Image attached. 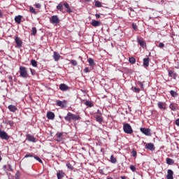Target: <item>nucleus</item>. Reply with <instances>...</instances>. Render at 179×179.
Wrapping results in <instances>:
<instances>
[{"label":"nucleus","instance_id":"f257e3e1","mask_svg":"<svg viewBox=\"0 0 179 179\" xmlns=\"http://www.w3.org/2000/svg\"><path fill=\"white\" fill-rule=\"evenodd\" d=\"M123 130H124V133H126L127 134H131L134 132L133 129L129 124H124L123 125Z\"/></svg>","mask_w":179,"mask_h":179},{"label":"nucleus","instance_id":"f03ea898","mask_svg":"<svg viewBox=\"0 0 179 179\" xmlns=\"http://www.w3.org/2000/svg\"><path fill=\"white\" fill-rule=\"evenodd\" d=\"M20 75L23 78H28L27 70L25 67H24V66H20Z\"/></svg>","mask_w":179,"mask_h":179},{"label":"nucleus","instance_id":"7ed1b4c3","mask_svg":"<svg viewBox=\"0 0 179 179\" xmlns=\"http://www.w3.org/2000/svg\"><path fill=\"white\" fill-rule=\"evenodd\" d=\"M50 22L52 24H58L59 23V18L57 15H52L50 18Z\"/></svg>","mask_w":179,"mask_h":179},{"label":"nucleus","instance_id":"20e7f679","mask_svg":"<svg viewBox=\"0 0 179 179\" xmlns=\"http://www.w3.org/2000/svg\"><path fill=\"white\" fill-rule=\"evenodd\" d=\"M140 131L142 134H145V136H152L150 129L141 128Z\"/></svg>","mask_w":179,"mask_h":179},{"label":"nucleus","instance_id":"39448f33","mask_svg":"<svg viewBox=\"0 0 179 179\" xmlns=\"http://www.w3.org/2000/svg\"><path fill=\"white\" fill-rule=\"evenodd\" d=\"M56 104H57V106H59L62 108H66L67 101H57Z\"/></svg>","mask_w":179,"mask_h":179},{"label":"nucleus","instance_id":"423d86ee","mask_svg":"<svg viewBox=\"0 0 179 179\" xmlns=\"http://www.w3.org/2000/svg\"><path fill=\"white\" fill-rule=\"evenodd\" d=\"M0 138L1 139H4V140H8L9 139V136L8 135V134L4 131H0Z\"/></svg>","mask_w":179,"mask_h":179},{"label":"nucleus","instance_id":"0eeeda50","mask_svg":"<svg viewBox=\"0 0 179 179\" xmlns=\"http://www.w3.org/2000/svg\"><path fill=\"white\" fill-rule=\"evenodd\" d=\"M157 106L160 110H166L167 104L164 102H158Z\"/></svg>","mask_w":179,"mask_h":179},{"label":"nucleus","instance_id":"6e6552de","mask_svg":"<svg viewBox=\"0 0 179 179\" xmlns=\"http://www.w3.org/2000/svg\"><path fill=\"white\" fill-rule=\"evenodd\" d=\"M15 43L17 45V48H21L22 46V43H23L21 41V39L20 38H18V36L15 37Z\"/></svg>","mask_w":179,"mask_h":179},{"label":"nucleus","instance_id":"1a4fd4ad","mask_svg":"<svg viewBox=\"0 0 179 179\" xmlns=\"http://www.w3.org/2000/svg\"><path fill=\"white\" fill-rule=\"evenodd\" d=\"M92 26L97 27L101 25V21H96V20H92L91 22Z\"/></svg>","mask_w":179,"mask_h":179},{"label":"nucleus","instance_id":"9d476101","mask_svg":"<svg viewBox=\"0 0 179 179\" xmlns=\"http://www.w3.org/2000/svg\"><path fill=\"white\" fill-rule=\"evenodd\" d=\"M27 140L29 142H33V143H36V138L34 137L33 136H31V134H27L26 136Z\"/></svg>","mask_w":179,"mask_h":179},{"label":"nucleus","instance_id":"9b49d317","mask_svg":"<svg viewBox=\"0 0 179 179\" xmlns=\"http://www.w3.org/2000/svg\"><path fill=\"white\" fill-rule=\"evenodd\" d=\"M173 174H174V172H173V171L171 169H169L167 171L166 178L167 179H173L174 178V177L173 176Z\"/></svg>","mask_w":179,"mask_h":179},{"label":"nucleus","instance_id":"f8f14e48","mask_svg":"<svg viewBox=\"0 0 179 179\" xmlns=\"http://www.w3.org/2000/svg\"><path fill=\"white\" fill-rule=\"evenodd\" d=\"M59 90L63 92L68 91L69 90V87L67 86L66 84H61L59 85Z\"/></svg>","mask_w":179,"mask_h":179},{"label":"nucleus","instance_id":"ddd939ff","mask_svg":"<svg viewBox=\"0 0 179 179\" xmlns=\"http://www.w3.org/2000/svg\"><path fill=\"white\" fill-rule=\"evenodd\" d=\"M65 173H64L63 171H59L57 173V179H62V178H64L65 176Z\"/></svg>","mask_w":179,"mask_h":179},{"label":"nucleus","instance_id":"4468645a","mask_svg":"<svg viewBox=\"0 0 179 179\" xmlns=\"http://www.w3.org/2000/svg\"><path fill=\"white\" fill-rule=\"evenodd\" d=\"M145 148L147 150H150L151 151L155 150V145H153V143H148L145 145Z\"/></svg>","mask_w":179,"mask_h":179},{"label":"nucleus","instance_id":"2eb2a0df","mask_svg":"<svg viewBox=\"0 0 179 179\" xmlns=\"http://www.w3.org/2000/svg\"><path fill=\"white\" fill-rule=\"evenodd\" d=\"M137 41L138 44L141 45V47L142 48L146 47V43L144 41H143V39H140L139 38H137Z\"/></svg>","mask_w":179,"mask_h":179},{"label":"nucleus","instance_id":"dca6fc26","mask_svg":"<svg viewBox=\"0 0 179 179\" xmlns=\"http://www.w3.org/2000/svg\"><path fill=\"white\" fill-rule=\"evenodd\" d=\"M61 56L59 55V54L58 52H54L53 53V59L55 62H57L60 59Z\"/></svg>","mask_w":179,"mask_h":179},{"label":"nucleus","instance_id":"f3484780","mask_svg":"<svg viewBox=\"0 0 179 179\" xmlns=\"http://www.w3.org/2000/svg\"><path fill=\"white\" fill-rule=\"evenodd\" d=\"M55 117V115L54 113H52V112H48V113H47V118H48V120H54Z\"/></svg>","mask_w":179,"mask_h":179},{"label":"nucleus","instance_id":"a211bd4d","mask_svg":"<svg viewBox=\"0 0 179 179\" xmlns=\"http://www.w3.org/2000/svg\"><path fill=\"white\" fill-rule=\"evenodd\" d=\"M22 15H16L15 17V22L18 24H20L22 22Z\"/></svg>","mask_w":179,"mask_h":179},{"label":"nucleus","instance_id":"6ab92c4d","mask_svg":"<svg viewBox=\"0 0 179 179\" xmlns=\"http://www.w3.org/2000/svg\"><path fill=\"white\" fill-rule=\"evenodd\" d=\"M8 108L12 113H15V111L17 110V108L15 106H13V105L8 106Z\"/></svg>","mask_w":179,"mask_h":179},{"label":"nucleus","instance_id":"aec40b11","mask_svg":"<svg viewBox=\"0 0 179 179\" xmlns=\"http://www.w3.org/2000/svg\"><path fill=\"white\" fill-rule=\"evenodd\" d=\"M63 133H59L56 134V141L58 142L62 141Z\"/></svg>","mask_w":179,"mask_h":179},{"label":"nucleus","instance_id":"412c9836","mask_svg":"<svg viewBox=\"0 0 179 179\" xmlns=\"http://www.w3.org/2000/svg\"><path fill=\"white\" fill-rule=\"evenodd\" d=\"M64 120L66 122H71V120H72V113H68L66 116L64 117Z\"/></svg>","mask_w":179,"mask_h":179},{"label":"nucleus","instance_id":"4be33fe9","mask_svg":"<svg viewBox=\"0 0 179 179\" xmlns=\"http://www.w3.org/2000/svg\"><path fill=\"white\" fill-rule=\"evenodd\" d=\"M81 117L79 115L71 113V120L74 121L80 120Z\"/></svg>","mask_w":179,"mask_h":179},{"label":"nucleus","instance_id":"5701e85b","mask_svg":"<svg viewBox=\"0 0 179 179\" xmlns=\"http://www.w3.org/2000/svg\"><path fill=\"white\" fill-rule=\"evenodd\" d=\"M143 65L145 67H148L150 66V59L145 58L143 59Z\"/></svg>","mask_w":179,"mask_h":179},{"label":"nucleus","instance_id":"b1692460","mask_svg":"<svg viewBox=\"0 0 179 179\" xmlns=\"http://www.w3.org/2000/svg\"><path fill=\"white\" fill-rule=\"evenodd\" d=\"M169 72V76L171 78H173L174 79H176V78H177V73H174V71H168Z\"/></svg>","mask_w":179,"mask_h":179},{"label":"nucleus","instance_id":"393cba45","mask_svg":"<svg viewBox=\"0 0 179 179\" xmlns=\"http://www.w3.org/2000/svg\"><path fill=\"white\" fill-rule=\"evenodd\" d=\"M169 108L173 111L177 110V104L171 103L170 106H169Z\"/></svg>","mask_w":179,"mask_h":179},{"label":"nucleus","instance_id":"a878e982","mask_svg":"<svg viewBox=\"0 0 179 179\" xmlns=\"http://www.w3.org/2000/svg\"><path fill=\"white\" fill-rule=\"evenodd\" d=\"M96 121L101 124L103 122V119L101 115L96 116Z\"/></svg>","mask_w":179,"mask_h":179},{"label":"nucleus","instance_id":"bb28decb","mask_svg":"<svg viewBox=\"0 0 179 179\" xmlns=\"http://www.w3.org/2000/svg\"><path fill=\"white\" fill-rule=\"evenodd\" d=\"M166 164L168 165H173V164H174V160H173L172 159L166 158Z\"/></svg>","mask_w":179,"mask_h":179},{"label":"nucleus","instance_id":"cd10ccee","mask_svg":"<svg viewBox=\"0 0 179 179\" xmlns=\"http://www.w3.org/2000/svg\"><path fill=\"white\" fill-rule=\"evenodd\" d=\"M64 6L67 9V11L69 13H71V9L69 3H64Z\"/></svg>","mask_w":179,"mask_h":179},{"label":"nucleus","instance_id":"c85d7f7f","mask_svg":"<svg viewBox=\"0 0 179 179\" xmlns=\"http://www.w3.org/2000/svg\"><path fill=\"white\" fill-rule=\"evenodd\" d=\"M110 162L112 163V164H116L117 160V159L114 157V155H111L110 156Z\"/></svg>","mask_w":179,"mask_h":179},{"label":"nucleus","instance_id":"c756f323","mask_svg":"<svg viewBox=\"0 0 179 179\" xmlns=\"http://www.w3.org/2000/svg\"><path fill=\"white\" fill-rule=\"evenodd\" d=\"M36 34H37V29H36V27H33L31 28V34L32 36H36Z\"/></svg>","mask_w":179,"mask_h":179},{"label":"nucleus","instance_id":"7c9ffc66","mask_svg":"<svg viewBox=\"0 0 179 179\" xmlns=\"http://www.w3.org/2000/svg\"><path fill=\"white\" fill-rule=\"evenodd\" d=\"M88 63L90 66H94L95 65L94 61L92 58L88 59Z\"/></svg>","mask_w":179,"mask_h":179},{"label":"nucleus","instance_id":"2f4dec72","mask_svg":"<svg viewBox=\"0 0 179 179\" xmlns=\"http://www.w3.org/2000/svg\"><path fill=\"white\" fill-rule=\"evenodd\" d=\"M170 94L171 95L172 97H177L178 96V94H177V92H176L175 91L171 90L170 91Z\"/></svg>","mask_w":179,"mask_h":179},{"label":"nucleus","instance_id":"473e14b6","mask_svg":"<svg viewBox=\"0 0 179 179\" xmlns=\"http://www.w3.org/2000/svg\"><path fill=\"white\" fill-rule=\"evenodd\" d=\"M131 90L134 92H136V93H140L141 92V90L139 88H137L136 87H132Z\"/></svg>","mask_w":179,"mask_h":179},{"label":"nucleus","instance_id":"72a5a7b5","mask_svg":"<svg viewBox=\"0 0 179 179\" xmlns=\"http://www.w3.org/2000/svg\"><path fill=\"white\" fill-rule=\"evenodd\" d=\"M85 106H89L90 108L94 106V104L90 101H85Z\"/></svg>","mask_w":179,"mask_h":179},{"label":"nucleus","instance_id":"f704fd0d","mask_svg":"<svg viewBox=\"0 0 179 179\" xmlns=\"http://www.w3.org/2000/svg\"><path fill=\"white\" fill-rule=\"evenodd\" d=\"M129 62L131 64H136V59L135 58H134V57H130V58L129 59Z\"/></svg>","mask_w":179,"mask_h":179},{"label":"nucleus","instance_id":"c9c22d12","mask_svg":"<svg viewBox=\"0 0 179 179\" xmlns=\"http://www.w3.org/2000/svg\"><path fill=\"white\" fill-rule=\"evenodd\" d=\"M95 6L97 8H101L102 4H101V1H95Z\"/></svg>","mask_w":179,"mask_h":179},{"label":"nucleus","instance_id":"e433bc0d","mask_svg":"<svg viewBox=\"0 0 179 179\" xmlns=\"http://www.w3.org/2000/svg\"><path fill=\"white\" fill-rule=\"evenodd\" d=\"M31 66H34V67H37V62L36 61H35V60H31Z\"/></svg>","mask_w":179,"mask_h":179},{"label":"nucleus","instance_id":"4c0bfd02","mask_svg":"<svg viewBox=\"0 0 179 179\" xmlns=\"http://www.w3.org/2000/svg\"><path fill=\"white\" fill-rule=\"evenodd\" d=\"M29 11L34 14H36L35 8L34 7H31V6H30L29 7Z\"/></svg>","mask_w":179,"mask_h":179},{"label":"nucleus","instance_id":"58836bf2","mask_svg":"<svg viewBox=\"0 0 179 179\" xmlns=\"http://www.w3.org/2000/svg\"><path fill=\"white\" fill-rule=\"evenodd\" d=\"M66 167L69 169L70 170H73V166L70 163L66 164Z\"/></svg>","mask_w":179,"mask_h":179},{"label":"nucleus","instance_id":"ea45409f","mask_svg":"<svg viewBox=\"0 0 179 179\" xmlns=\"http://www.w3.org/2000/svg\"><path fill=\"white\" fill-rule=\"evenodd\" d=\"M34 159H35L36 160H37L38 162L43 164L42 159H41V158H39L38 156H34Z\"/></svg>","mask_w":179,"mask_h":179},{"label":"nucleus","instance_id":"a19ab883","mask_svg":"<svg viewBox=\"0 0 179 179\" xmlns=\"http://www.w3.org/2000/svg\"><path fill=\"white\" fill-rule=\"evenodd\" d=\"M129 169H130L133 172H136V166H134V165H131V166H129Z\"/></svg>","mask_w":179,"mask_h":179},{"label":"nucleus","instance_id":"79ce46f5","mask_svg":"<svg viewBox=\"0 0 179 179\" xmlns=\"http://www.w3.org/2000/svg\"><path fill=\"white\" fill-rule=\"evenodd\" d=\"M71 63L72 65L74 66H78V62H77V61H76V60H71Z\"/></svg>","mask_w":179,"mask_h":179},{"label":"nucleus","instance_id":"37998d69","mask_svg":"<svg viewBox=\"0 0 179 179\" xmlns=\"http://www.w3.org/2000/svg\"><path fill=\"white\" fill-rule=\"evenodd\" d=\"M63 8V5L62 4H58V6H57V9L59 10H62Z\"/></svg>","mask_w":179,"mask_h":179},{"label":"nucleus","instance_id":"c03bdc74","mask_svg":"<svg viewBox=\"0 0 179 179\" xmlns=\"http://www.w3.org/2000/svg\"><path fill=\"white\" fill-rule=\"evenodd\" d=\"M132 27L134 30H138V26L136 24H135L134 22H133L132 24Z\"/></svg>","mask_w":179,"mask_h":179},{"label":"nucleus","instance_id":"a18cd8bd","mask_svg":"<svg viewBox=\"0 0 179 179\" xmlns=\"http://www.w3.org/2000/svg\"><path fill=\"white\" fill-rule=\"evenodd\" d=\"M15 179H20V174L19 172L15 173Z\"/></svg>","mask_w":179,"mask_h":179},{"label":"nucleus","instance_id":"49530a36","mask_svg":"<svg viewBox=\"0 0 179 179\" xmlns=\"http://www.w3.org/2000/svg\"><path fill=\"white\" fill-rule=\"evenodd\" d=\"M137 84L141 86V89H144V85L141 82H138Z\"/></svg>","mask_w":179,"mask_h":179},{"label":"nucleus","instance_id":"de8ad7c7","mask_svg":"<svg viewBox=\"0 0 179 179\" xmlns=\"http://www.w3.org/2000/svg\"><path fill=\"white\" fill-rule=\"evenodd\" d=\"M7 124H9L10 127H12V126L14 125V122L13 121H10V120L8 121Z\"/></svg>","mask_w":179,"mask_h":179},{"label":"nucleus","instance_id":"09e8293b","mask_svg":"<svg viewBox=\"0 0 179 179\" xmlns=\"http://www.w3.org/2000/svg\"><path fill=\"white\" fill-rule=\"evenodd\" d=\"M131 154L133 155V157H136L137 156V152L136 150H133L131 152Z\"/></svg>","mask_w":179,"mask_h":179},{"label":"nucleus","instance_id":"8fccbe9b","mask_svg":"<svg viewBox=\"0 0 179 179\" xmlns=\"http://www.w3.org/2000/svg\"><path fill=\"white\" fill-rule=\"evenodd\" d=\"M91 71V70L90 69V68H88V67H86L85 69H84V72L85 73H89V72H90Z\"/></svg>","mask_w":179,"mask_h":179},{"label":"nucleus","instance_id":"3c124183","mask_svg":"<svg viewBox=\"0 0 179 179\" xmlns=\"http://www.w3.org/2000/svg\"><path fill=\"white\" fill-rule=\"evenodd\" d=\"M34 155L32 154H28L24 156V158L33 157Z\"/></svg>","mask_w":179,"mask_h":179},{"label":"nucleus","instance_id":"603ef678","mask_svg":"<svg viewBox=\"0 0 179 179\" xmlns=\"http://www.w3.org/2000/svg\"><path fill=\"white\" fill-rule=\"evenodd\" d=\"M158 47H159V48H164V45L163 44V43H160L159 44V45H158Z\"/></svg>","mask_w":179,"mask_h":179},{"label":"nucleus","instance_id":"864d4df0","mask_svg":"<svg viewBox=\"0 0 179 179\" xmlns=\"http://www.w3.org/2000/svg\"><path fill=\"white\" fill-rule=\"evenodd\" d=\"M36 8H41V4H40L39 3H38L37 4H36Z\"/></svg>","mask_w":179,"mask_h":179},{"label":"nucleus","instance_id":"5fc2aeb1","mask_svg":"<svg viewBox=\"0 0 179 179\" xmlns=\"http://www.w3.org/2000/svg\"><path fill=\"white\" fill-rule=\"evenodd\" d=\"M95 17L96 19L101 18V15L100 14H95Z\"/></svg>","mask_w":179,"mask_h":179},{"label":"nucleus","instance_id":"6e6d98bb","mask_svg":"<svg viewBox=\"0 0 179 179\" xmlns=\"http://www.w3.org/2000/svg\"><path fill=\"white\" fill-rule=\"evenodd\" d=\"M175 123L177 126L179 127V119H177L176 121H175Z\"/></svg>","mask_w":179,"mask_h":179},{"label":"nucleus","instance_id":"4d7b16f0","mask_svg":"<svg viewBox=\"0 0 179 179\" xmlns=\"http://www.w3.org/2000/svg\"><path fill=\"white\" fill-rule=\"evenodd\" d=\"M30 71H31V75L34 76L35 74V71L32 70L31 69H30Z\"/></svg>","mask_w":179,"mask_h":179},{"label":"nucleus","instance_id":"13d9d810","mask_svg":"<svg viewBox=\"0 0 179 179\" xmlns=\"http://www.w3.org/2000/svg\"><path fill=\"white\" fill-rule=\"evenodd\" d=\"M121 179H127L125 176H121Z\"/></svg>","mask_w":179,"mask_h":179},{"label":"nucleus","instance_id":"bf43d9fd","mask_svg":"<svg viewBox=\"0 0 179 179\" xmlns=\"http://www.w3.org/2000/svg\"><path fill=\"white\" fill-rule=\"evenodd\" d=\"M3 15L1 10H0V17H1Z\"/></svg>","mask_w":179,"mask_h":179},{"label":"nucleus","instance_id":"052dcab7","mask_svg":"<svg viewBox=\"0 0 179 179\" xmlns=\"http://www.w3.org/2000/svg\"><path fill=\"white\" fill-rule=\"evenodd\" d=\"M175 68L178 69H179V64L177 65V66H176Z\"/></svg>","mask_w":179,"mask_h":179},{"label":"nucleus","instance_id":"680f3d73","mask_svg":"<svg viewBox=\"0 0 179 179\" xmlns=\"http://www.w3.org/2000/svg\"><path fill=\"white\" fill-rule=\"evenodd\" d=\"M2 160V159H1V155H0V162Z\"/></svg>","mask_w":179,"mask_h":179},{"label":"nucleus","instance_id":"e2e57ef3","mask_svg":"<svg viewBox=\"0 0 179 179\" xmlns=\"http://www.w3.org/2000/svg\"><path fill=\"white\" fill-rule=\"evenodd\" d=\"M107 179H113V178H112L109 177V178H108Z\"/></svg>","mask_w":179,"mask_h":179},{"label":"nucleus","instance_id":"0e129e2a","mask_svg":"<svg viewBox=\"0 0 179 179\" xmlns=\"http://www.w3.org/2000/svg\"><path fill=\"white\" fill-rule=\"evenodd\" d=\"M70 179H73V178H70Z\"/></svg>","mask_w":179,"mask_h":179}]
</instances>
